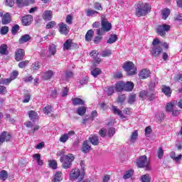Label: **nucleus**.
<instances>
[{"label":"nucleus","mask_w":182,"mask_h":182,"mask_svg":"<svg viewBox=\"0 0 182 182\" xmlns=\"http://www.w3.org/2000/svg\"><path fill=\"white\" fill-rule=\"evenodd\" d=\"M53 75H54L53 71L48 70L44 73L43 78L44 79V80H49L52 79V77H53Z\"/></svg>","instance_id":"c85d7f7f"},{"label":"nucleus","mask_w":182,"mask_h":182,"mask_svg":"<svg viewBox=\"0 0 182 182\" xmlns=\"http://www.w3.org/2000/svg\"><path fill=\"white\" fill-rule=\"evenodd\" d=\"M29 65V60H26L24 61H21L18 63V68H20V69H25V68H26V66H28Z\"/></svg>","instance_id":"09e8293b"},{"label":"nucleus","mask_w":182,"mask_h":182,"mask_svg":"<svg viewBox=\"0 0 182 182\" xmlns=\"http://www.w3.org/2000/svg\"><path fill=\"white\" fill-rule=\"evenodd\" d=\"M102 36L103 35H101V36L98 35V36H95L93 40L94 43H95V44L100 43V42H102V40L103 39Z\"/></svg>","instance_id":"bf43d9fd"},{"label":"nucleus","mask_w":182,"mask_h":182,"mask_svg":"<svg viewBox=\"0 0 182 182\" xmlns=\"http://www.w3.org/2000/svg\"><path fill=\"white\" fill-rule=\"evenodd\" d=\"M62 176H63L62 171H57L54 175V178L53 181L60 182V181L63 180Z\"/></svg>","instance_id":"c756f323"},{"label":"nucleus","mask_w":182,"mask_h":182,"mask_svg":"<svg viewBox=\"0 0 182 182\" xmlns=\"http://www.w3.org/2000/svg\"><path fill=\"white\" fill-rule=\"evenodd\" d=\"M137 137H139V133L137 132V130H135L132 133L129 140L133 143V141H136V140H137Z\"/></svg>","instance_id":"37998d69"},{"label":"nucleus","mask_w":182,"mask_h":182,"mask_svg":"<svg viewBox=\"0 0 182 182\" xmlns=\"http://www.w3.org/2000/svg\"><path fill=\"white\" fill-rule=\"evenodd\" d=\"M101 25L102 28L97 29V35H105L112 29V23L105 19L101 20Z\"/></svg>","instance_id":"6e6552de"},{"label":"nucleus","mask_w":182,"mask_h":182,"mask_svg":"<svg viewBox=\"0 0 182 182\" xmlns=\"http://www.w3.org/2000/svg\"><path fill=\"white\" fill-rule=\"evenodd\" d=\"M12 21V18H11V14L9 13H6L1 19V23L3 25H8L11 23V21Z\"/></svg>","instance_id":"aec40b11"},{"label":"nucleus","mask_w":182,"mask_h":182,"mask_svg":"<svg viewBox=\"0 0 182 182\" xmlns=\"http://www.w3.org/2000/svg\"><path fill=\"white\" fill-rule=\"evenodd\" d=\"M174 109V102H169L167 103L166 107V111L168 112V113H171Z\"/></svg>","instance_id":"c03bdc74"},{"label":"nucleus","mask_w":182,"mask_h":182,"mask_svg":"<svg viewBox=\"0 0 182 182\" xmlns=\"http://www.w3.org/2000/svg\"><path fill=\"white\" fill-rule=\"evenodd\" d=\"M134 173V171L133 169H130L126 171L125 174L123 176V178H124L125 180H127V178H132Z\"/></svg>","instance_id":"79ce46f5"},{"label":"nucleus","mask_w":182,"mask_h":182,"mask_svg":"<svg viewBox=\"0 0 182 182\" xmlns=\"http://www.w3.org/2000/svg\"><path fill=\"white\" fill-rule=\"evenodd\" d=\"M151 12V5L149 3L139 1L135 4V15L138 18H141V16H146V15H149Z\"/></svg>","instance_id":"f03ea898"},{"label":"nucleus","mask_w":182,"mask_h":182,"mask_svg":"<svg viewBox=\"0 0 182 182\" xmlns=\"http://www.w3.org/2000/svg\"><path fill=\"white\" fill-rule=\"evenodd\" d=\"M92 149V146L89 145V141H85L82 146V153H89Z\"/></svg>","instance_id":"393cba45"},{"label":"nucleus","mask_w":182,"mask_h":182,"mask_svg":"<svg viewBox=\"0 0 182 182\" xmlns=\"http://www.w3.org/2000/svg\"><path fill=\"white\" fill-rule=\"evenodd\" d=\"M161 15H162V19H167V18H168V16H170V9H164L162 10L161 12Z\"/></svg>","instance_id":"58836bf2"},{"label":"nucleus","mask_w":182,"mask_h":182,"mask_svg":"<svg viewBox=\"0 0 182 182\" xmlns=\"http://www.w3.org/2000/svg\"><path fill=\"white\" fill-rule=\"evenodd\" d=\"M48 166L53 170H56L58 168V162L55 159L50 160L48 161Z\"/></svg>","instance_id":"c9c22d12"},{"label":"nucleus","mask_w":182,"mask_h":182,"mask_svg":"<svg viewBox=\"0 0 182 182\" xmlns=\"http://www.w3.org/2000/svg\"><path fill=\"white\" fill-rule=\"evenodd\" d=\"M141 182H150V181H151V177L150 176V174L146 173L144 175H142L141 176Z\"/></svg>","instance_id":"a19ab883"},{"label":"nucleus","mask_w":182,"mask_h":182,"mask_svg":"<svg viewBox=\"0 0 182 182\" xmlns=\"http://www.w3.org/2000/svg\"><path fill=\"white\" fill-rule=\"evenodd\" d=\"M74 160L75 156H73V154H68L64 157L61 156L60 158V163H63L62 167L65 170H68V168H70V167H72V161H73Z\"/></svg>","instance_id":"39448f33"},{"label":"nucleus","mask_w":182,"mask_h":182,"mask_svg":"<svg viewBox=\"0 0 182 182\" xmlns=\"http://www.w3.org/2000/svg\"><path fill=\"white\" fill-rule=\"evenodd\" d=\"M101 73H102V70L99 68H95L91 71V75L94 77H97V76H99V75H100Z\"/></svg>","instance_id":"e433bc0d"},{"label":"nucleus","mask_w":182,"mask_h":182,"mask_svg":"<svg viewBox=\"0 0 182 182\" xmlns=\"http://www.w3.org/2000/svg\"><path fill=\"white\" fill-rule=\"evenodd\" d=\"M32 70H39L41 69V63L39 61H36L31 65Z\"/></svg>","instance_id":"864d4df0"},{"label":"nucleus","mask_w":182,"mask_h":182,"mask_svg":"<svg viewBox=\"0 0 182 182\" xmlns=\"http://www.w3.org/2000/svg\"><path fill=\"white\" fill-rule=\"evenodd\" d=\"M90 55L91 58H93L94 59V64L95 65H99L102 62V60L100 58H99V52L96 50H93L92 52H90Z\"/></svg>","instance_id":"4468645a"},{"label":"nucleus","mask_w":182,"mask_h":182,"mask_svg":"<svg viewBox=\"0 0 182 182\" xmlns=\"http://www.w3.org/2000/svg\"><path fill=\"white\" fill-rule=\"evenodd\" d=\"M72 39H68L63 44V50H70L72 49Z\"/></svg>","instance_id":"cd10ccee"},{"label":"nucleus","mask_w":182,"mask_h":182,"mask_svg":"<svg viewBox=\"0 0 182 182\" xmlns=\"http://www.w3.org/2000/svg\"><path fill=\"white\" fill-rule=\"evenodd\" d=\"M9 52L8 51V45L6 44H1L0 46V55H8Z\"/></svg>","instance_id":"bb28decb"},{"label":"nucleus","mask_w":182,"mask_h":182,"mask_svg":"<svg viewBox=\"0 0 182 182\" xmlns=\"http://www.w3.org/2000/svg\"><path fill=\"white\" fill-rule=\"evenodd\" d=\"M31 39H32V36H31V35L29 34H25L23 36H22L19 40H18V43L20 45H22L23 43H26V42H29V41H31Z\"/></svg>","instance_id":"412c9836"},{"label":"nucleus","mask_w":182,"mask_h":182,"mask_svg":"<svg viewBox=\"0 0 182 182\" xmlns=\"http://www.w3.org/2000/svg\"><path fill=\"white\" fill-rule=\"evenodd\" d=\"M19 75V72L16 70H14L12 71L11 75H10V79L11 80H15L16 77Z\"/></svg>","instance_id":"3c124183"},{"label":"nucleus","mask_w":182,"mask_h":182,"mask_svg":"<svg viewBox=\"0 0 182 182\" xmlns=\"http://www.w3.org/2000/svg\"><path fill=\"white\" fill-rule=\"evenodd\" d=\"M136 102V94H132L128 97L129 105H133Z\"/></svg>","instance_id":"8fccbe9b"},{"label":"nucleus","mask_w":182,"mask_h":182,"mask_svg":"<svg viewBox=\"0 0 182 182\" xmlns=\"http://www.w3.org/2000/svg\"><path fill=\"white\" fill-rule=\"evenodd\" d=\"M19 25L16 24L14 25L12 28H11V33H13V35H16V33H18V31H19Z\"/></svg>","instance_id":"680f3d73"},{"label":"nucleus","mask_w":182,"mask_h":182,"mask_svg":"<svg viewBox=\"0 0 182 182\" xmlns=\"http://www.w3.org/2000/svg\"><path fill=\"white\" fill-rule=\"evenodd\" d=\"M87 110V108L85 106L79 107L77 109V113L79 114V116H85Z\"/></svg>","instance_id":"7c9ffc66"},{"label":"nucleus","mask_w":182,"mask_h":182,"mask_svg":"<svg viewBox=\"0 0 182 182\" xmlns=\"http://www.w3.org/2000/svg\"><path fill=\"white\" fill-rule=\"evenodd\" d=\"M152 48L150 51V55L151 56H154V58H158V56H160V53L163 52V46L165 49V50H167L168 49V43L166 42H161L160 41V39L159 38H155L152 41Z\"/></svg>","instance_id":"f257e3e1"},{"label":"nucleus","mask_w":182,"mask_h":182,"mask_svg":"<svg viewBox=\"0 0 182 182\" xmlns=\"http://www.w3.org/2000/svg\"><path fill=\"white\" fill-rule=\"evenodd\" d=\"M161 92L165 95V96H167V97H170V96H171V93H173L171 88L167 85L161 86Z\"/></svg>","instance_id":"dca6fc26"},{"label":"nucleus","mask_w":182,"mask_h":182,"mask_svg":"<svg viewBox=\"0 0 182 182\" xmlns=\"http://www.w3.org/2000/svg\"><path fill=\"white\" fill-rule=\"evenodd\" d=\"M98 134L105 139L106 137V134H107V129L106 128H102L100 129Z\"/></svg>","instance_id":"603ef678"},{"label":"nucleus","mask_w":182,"mask_h":182,"mask_svg":"<svg viewBox=\"0 0 182 182\" xmlns=\"http://www.w3.org/2000/svg\"><path fill=\"white\" fill-rule=\"evenodd\" d=\"M116 102L117 103H124V102H126V95L123 94L119 95L117 98Z\"/></svg>","instance_id":"49530a36"},{"label":"nucleus","mask_w":182,"mask_h":182,"mask_svg":"<svg viewBox=\"0 0 182 182\" xmlns=\"http://www.w3.org/2000/svg\"><path fill=\"white\" fill-rule=\"evenodd\" d=\"M33 158L36 160V162L38 164V166L43 165V161H42V159H41V154H34L33 155Z\"/></svg>","instance_id":"72a5a7b5"},{"label":"nucleus","mask_w":182,"mask_h":182,"mask_svg":"<svg viewBox=\"0 0 182 182\" xmlns=\"http://www.w3.org/2000/svg\"><path fill=\"white\" fill-rule=\"evenodd\" d=\"M115 90L117 92H123L124 90V82H119L115 85Z\"/></svg>","instance_id":"2f4dec72"},{"label":"nucleus","mask_w":182,"mask_h":182,"mask_svg":"<svg viewBox=\"0 0 182 182\" xmlns=\"http://www.w3.org/2000/svg\"><path fill=\"white\" fill-rule=\"evenodd\" d=\"M73 106H85V101L79 97L72 98Z\"/></svg>","instance_id":"5701e85b"},{"label":"nucleus","mask_w":182,"mask_h":182,"mask_svg":"<svg viewBox=\"0 0 182 182\" xmlns=\"http://www.w3.org/2000/svg\"><path fill=\"white\" fill-rule=\"evenodd\" d=\"M32 19H33L32 15L28 14L24 16L21 19V23L23 26H29L32 22Z\"/></svg>","instance_id":"2eb2a0df"},{"label":"nucleus","mask_w":182,"mask_h":182,"mask_svg":"<svg viewBox=\"0 0 182 182\" xmlns=\"http://www.w3.org/2000/svg\"><path fill=\"white\" fill-rule=\"evenodd\" d=\"M174 21L176 22H182V14H176L174 16Z\"/></svg>","instance_id":"774afa93"},{"label":"nucleus","mask_w":182,"mask_h":182,"mask_svg":"<svg viewBox=\"0 0 182 182\" xmlns=\"http://www.w3.org/2000/svg\"><path fill=\"white\" fill-rule=\"evenodd\" d=\"M89 141H90L91 144L93 146H99V137L96 135H91L89 137Z\"/></svg>","instance_id":"a878e982"},{"label":"nucleus","mask_w":182,"mask_h":182,"mask_svg":"<svg viewBox=\"0 0 182 182\" xmlns=\"http://www.w3.org/2000/svg\"><path fill=\"white\" fill-rule=\"evenodd\" d=\"M25 58V50L23 48H17L15 51L14 59L16 62L23 60Z\"/></svg>","instance_id":"9d476101"},{"label":"nucleus","mask_w":182,"mask_h":182,"mask_svg":"<svg viewBox=\"0 0 182 182\" xmlns=\"http://www.w3.org/2000/svg\"><path fill=\"white\" fill-rule=\"evenodd\" d=\"M43 112L45 114H49L52 113V107L50 105H47L43 109Z\"/></svg>","instance_id":"13d9d810"},{"label":"nucleus","mask_w":182,"mask_h":182,"mask_svg":"<svg viewBox=\"0 0 182 182\" xmlns=\"http://www.w3.org/2000/svg\"><path fill=\"white\" fill-rule=\"evenodd\" d=\"M8 171L2 170L0 171V180L1 181H6L8 179Z\"/></svg>","instance_id":"473e14b6"},{"label":"nucleus","mask_w":182,"mask_h":182,"mask_svg":"<svg viewBox=\"0 0 182 182\" xmlns=\"http://www.w3.org/2000/svg\"><path fill=\"white\" fill-rule=\"evenodd\" d=\"M94 8L95 9H96V11H103V7L102 6V4L97 1L94 3Z\"/></svg>","instance_id":"052dcab7"},{"label":"nucleus","mask_w":182,"mask_h":182,"mask_svg":"<svg viewBox=\"0 0 182 182\" xmlns=\"http://www.w3.org/2000/svg\"><path fill=\"white\" fill-rule=\"evenodd\" d=\"M139 97L142 99V100H148V102H153L156 100V91L153 89H149L147 90H141L139 92Z\"/></svg>","instance_id":"20e7f679"},{"label":"nucleus","mask_w":182,"mask_h":182,"mask_svg":"<svg viewBox=\"0 0 182 182\" xmlns=\"http://www.w3.org/2000/svg\"><path fill=\"white\" fill-rule=\"evenodd\" d=\"M149 76H150V70L147 69H143L139 73V79H142V80L147 79V77H149Z\"/></svg>","instance_id":"6ab92c4d"},{"label":"nucleus","mask_w":182,"mask_h":182,"mask_svg":"<svg viewBox=\"0 0 182 182\" xmlns=\"http://www.w3.org/2000/svg\"><path fill=\"white\" fill-rule=\"evenodd\" d=\"M156 154L158 156V159L161 160L163 159V156H164V150L163 149V147L160 146L158 150L156 151Z\"/></svg>","instance_id":"a18cd8bd"},{"label":"nucleus","mask_w":182,"mask_h":182,"mask_svg":"<svg viewBox=\"0 0 182 182\" xmlns=\"http://www.w3.org/2000/svg\"><path fill=\"white\" fill-rule=\"evenodd\" d=\"M12 135L11 133L4 131L0 134V146H2L5 142L8 143L11 141Z\"/></svg>","instance_id":"1a4fd4ad"},{"label":"nucleus","mask_w":182,"mask_h":182,"mask_svg":"<svg viewBox=\"0 0 182 182\" xmlns=\"http://www.w3.org/2000/svg\"><path fill=\"white\" fill-rule=\"evenodd\" d=\"M117 39H118L117 35L112 34L110 35L109 39L107 40V43H109V44L114 43V42H116Z\"/></svg>","instance_id":"ea45409f"},{"label":"nucleus","mask_w":182,"mask_h":182,"mask_svg":"<svg viewBox=\"0 0 182 182\" xmlns=\"http://www.w3.org/2000/svg\"><path fill=\"white\" fill-rule=\"evenodd\" d=\"M56 26V21H50L46 26V29H52Z\"/></svg>","instance_id":"6e6d98bb"},{"label":"nucleus","mask_w":182,"mask_h":182,"mask_svg":"<svg viewBox=\"0 0 182 182\" xmlns=\"http://www.w3.org/2000/svg\"><path fill=\"white\" fill-rule=\"evenodd\" d=\"M65 22L68 25H72L73 23V17L71 15H68L65 18Z\"/></svg>","instance_id":"e2e57ef3"},{"label":"nucleus","mask_w":182,"mask_h":182,"mask_svg":"<svg viewBox=\"0 0 182 182\" xmlns=\"http://www.w3.org/2000/svg\"><path fill=\"white\" fill-rule=\"evenodd\" d=\"M59 33L60 35H68L70 31V28L68 26V25L63 22L58 23Z\"/></svg>","instance_id":"9b49d317"},{"label":"nucleus","mask_w":182,"mask_h":182,"mask_svg":"<svg viewBox=\"0 0 182 182\" xmlns=\"http://www.w3.org/2000/svg\"><path fill=\"white\" fill-rule=\"evenodd\" d=\"M80 176V170L79 168H73L71 170L70 173V180L73 181V180H77Z\"/></svg>","instance_id":"ddd939ff"},{"label":"nucleus","mask_w":182,"mask_h":182,"mask_svg":"<svg viewBox=\"0 0 182 182\" xmlns=\"http://www.w3.org/2000/svg\"><path fill=\"white\" fill-rule=\"evenodd\" d=\"M123 69L129 76L136 75L137 73V68H136V65H134V63H133L132 61L124 63Z\"/></svg>","instance_id":"0eeeda50"},{"label":"nucleus","mask_w":182,"mask_h":182,"mask_svg":"<svg viewBox=\"0 0 182 182\" xmlns=\"http://www.w3.org/2000/svg\"><path fill=\"white\" fill-rule=\"evenodd\" d=\"M0 32L1 33V35H6V33H8V32H9V27L5 26L1 27Z\"/></svg>","instance_id":"69168bd1"},{"label":"nucleus","mask_w":182,"mask_h":182,"mask_svg":"<svg viewBox=\"0 0 182 182\" xmlns=\"http://www.w3.org/2000/svg\"><path fill=\"white\" fill-rule=\"evenodd\" d=\"M110 55H112V50H103L102 53V58H107L110 56Z\"/></svg>","instance_id":"338daca9"},{"label":"nucleus","mask_w":182,"mask_h":182,"mask_svg":"<svg viewBox=\"0 0 182 182\" xmlns=\"http://www.w3.org/2000/svg\"><path fill=\"white\" fill-rule=\"evenodd\" d=\"M135 164L138 168H145L146 171H150L151 170L150 161H149L146 155L139 156V159H136Z\"/></svg>","instance_id":"7ed1b4c3"},{"label":"nucleus","mask_w":182,"mask_h":182,"mask_svg":"<svg viewBox=\"0 0 182 182\" xmlns=\"http://www.w3.org/2000/svg\"><path fill=\"white\" fill-rule=\"evenodd\" d=\"M99 14V11L96 10H93L91 8H88L86 11V16H93L94 15Z\"/></svg>","instance_id":"f704fd0d"},{"label":"nucleus","mask_w":182,"mask_h":182,"mask_svg":"<svg viewBox=\"0 0 182 182\" xmlns=\"http://www.w3.org/2000/svg\"><path fill=\"white\" fill-rule=\"evenodd\" d=\"M112 112L117 116H119L121 119H125V120L128 119V118L123 114V112L120 110L117 106H112Z\"/></svg>","instance_id":"f8f14e48"},{"label":"nucleus","mask_w":182,"mask_h":182,"mask_svg":"<svg viewBox=\"0 0 182 182\" xmlns=\"http://www.w3.org/2000/svg\"><path fill=\"white\" fill-rule=\"evenodd\" d=\"M12 82V80L10 78H4L1 79V82H0V85H9V83H11Z\"/></svg>","instance_id":"0e129e2a"},{"label":"nucleus","mask_w":182,"mask_h":182,"mask_svg":"<svg viewBox=\"0 0 182 182\" xmlns=\"http://www.w3.org/2000/svg\"><path fill=\"white\" fill-rule=\"evenodd\" d=\"M53 16V13L50 10L45 11L43 14V19L44 21H51Z\"/></svg>","instance_id":"4be33fe9"},{"label":"nucleus","mask_w":182,"mask_h":182,"mask_svg":"<svg viewBox=\"0 0 182 182\" xmlns=\"http://www.w3.org/2000/svg\"><path fill=\"white\" fill-rule=\"evenodd\" d=\"M28 116L31 120H33L34 122L36 119H38V112L33 110H31L28 112Z\"/></svg>","instance_id":"4c0bfd02"},{"label":"nucleus","mask_w":182,"mask_h":182,"mask_svg":"<svg viewBox=\"0 0 182 182\" xmlns=\"http://www.w3.org/2000/svg\"><path fill=\"white\" fill-rule=\"evenodd\" d=\"M114 134H116V128L110 127L108 129V132H107L108 137H109V139H112V137H113V136H114Z\"/></svg>","instance_id":"de8ad7c7"},{"label":"nucleus","mask_w":182,"mask_h":182,"mask_svg":"<svg viewBox=\"0 0 182 182\" xmlns=\"http://www.w3.org/2000/svg\"><path fill=\"white\" fill-rule=\"evenodd\" d=\"M134 89V83L132 81L124 82V90L125 92H132Z\"/></svg>","instance_id":"f3484780"},{"label":"nucleus","mask_w":182,"mask_h":182,"mask_svg":"<svg viewBox=\"0 0 182 182\" xmlns=\"http://www.w3.org/2000/svg\"><path fill=\"white\" fill-rule=\"evenodd\" d=\"M93 36H95V31L92 29L88 30L85 34V41L91 42L92 39H93Z\"/></svg>","instance_id":"b1692460"},{"label":"nucleus","mask_w":182,"mask_h":182,"mask_svg":"<svg viewBox=\"0 0 182 182\" xmlns=\"http://www.w3.org/2000/svg\"><path fill=\"white\" fill-rule=\"evenodd\" d=\"M56 55V46L53 44L50 46L47 52V58H52V56H55Z\"/></svg>","instance_id":"a211bd4d"},{"label":"nucleus","mask_w":182,"mask_h":182,"mask_svg":"<svg viewBox=\"0 0 182 182\" xmlns=\"http://www.w3.org/2000/svg\"><path fill=\"white\" fill-rule=\"evenodd\" d=\"M68 140H69V135L67 134H64L61 135L60 137V141H61V143H66V141H68Z\"/></svg>","instance_id":"5fc2aeb1"},{"label":"nucleus","mask_w":182,"mask_h":182,"mask_svg":"<svg viewBox=\"0 0 182 182\" xmlns=\"http://www.w3.org/2000/svg\"><path fill=\"white\" fill-rule=\"evenodd\" d=\"M170 29H171V26L164 23L156 26V33L157 35H159V36H161V38H166L167 33L170 32Z\"/></svg>","instance_id":"423d86ee"},{"label":"nucleus","mask_w":182,"mask_h":182,"mask_svg":"<svg viewBox=\"0 0 182 182\" xmlns=\"http://www.w3.org/2000/svg\"><path fill=\"white\" fill-rule=\"evenodd\" d=\"M106 92L108 96H112V95L114 93V87L113 86L107 87Z\"/></svg>","instance_id":"4d7b16f0"}]
</instances>
